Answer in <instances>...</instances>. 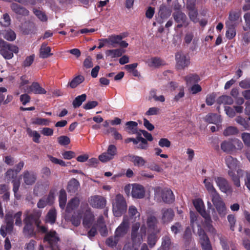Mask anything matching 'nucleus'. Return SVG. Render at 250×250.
Segmentation results:
<instances>
[{
    "label": "nucleus",
    "mask_w": 250,
    "mask_h": 250,
    "mask_svg": "<svg viewBox=\"0 0 250 250\" xmlns=\"http://www.w3.org/2000/svg\"><path fill=\"white\" fill-rule=\"evenodd\" d=\"M11 7L12 10L17 14L22 16H26L28 15L29 11L27 10L17 3L12 4Z\"/></svg>",
    "instance_id": "nucleus-34"
},
{
    "label": "nucleus",
    "mask_w": 250,
    "mask_h": 250,
    "mask_svg": "<svg viewBox=\"0 0 250 250\" xmlns=\"http://www.w3.org/2000/svg\"><path fill=\"white\" fill-rule=\"evenodd\" d=\"M173 18L175 21L178 23L177 25L178 27L188 25V23L186 21L187 17L184 13L177 11L173 14Z\"/></svg>",
    "instance_id": "nucleus-20"
},
{
    "label": "nucleus",
    "mask_w": 250,
    "mask_h": 250,
    "mask_svg": "<svg viewBox=\"0 0 250 250\" xmlns=\"http://www.w3.org/2000/svg\"><path fill=\"white\" fill-rule=\"evenodd\" d=\"M0 54L6 60H10L13 56V53H18V47L14 45L11 44L0 39Z\"/></svg>",
    "instance_id": "nucleus-8"
},
{
    "label": "nucleus",
    "mask_w": 250,
    "mask_h": 250,
    "mask_svg": "<svg viewBox=\"0 0 250 250\" xmlns=\"http://www.w3.org/2000/svg\"><path fill=\"white\" fill-rule=\"evenodd\" d=\"M162 219L164 223L171 221L174 217V212L171 208H164L162 210Z\"/></svg>",
    "instance_id": "nucleus-28"
},
{
    "label": "nucleus",
    "mask_w": 250,
    "mask_h": 250,
    "mask_svg": "<svg viewBox=\"0 0 250 250\" xmlns=\"http://www.w3.org/2000/svg\"><path fill=\"white\" fill-rule=\"evenodd\" d=\"M50 123L49 120L47 119L36 118L33 121V124L39 125H48Z\"/></svg>",
    "instance_id": "nucleus-55"
},
{
    "label": "nucleus",
    "mask_w": 250,
    "mask_h": 250,
    "mask_svg": "<svg viewBox=\"0 0 250 250\" xmlns=\"http://www.w3.org/2000/svg\"><path fill=\"white\" fill-rule=\"evenodd\" d=\"M211 201L220 216H225L227 213L226 208L219 195L213 197L211 198Z\"/></svg>",
    "instance_id": "nucleus-14"
},
{
    "label": "nucleus",
    "mask_w": 250,
    "mask_h": 250,
    "mask_svg": "<svg viewBox=\"0 0 250 250\" xmlns=\"http://www.w3.org/2000/svg\"><path fill=\"white\" fill-rule=\"evenodd\" d=\"M222 151L227 153L231 154L238 150H241L243 145L241 141L238 139L223 141L220 145Z\"/></svg>",
    "instance_id": "nucleus-7"
},
{
    "label": "nucleus",
    "mask_w": 250,
    "mask_h": 250,
    "mask_svg": "<svg viewBox=\"0 0 250 250\" xmlns=\"http://www.w3.org/2000/svg\"><path fill=\"white\" fill-rule=\"evenodd\" d=\"M185 80L188 85H191L196 84L200 81V78L198 75L191 74L186 76Z\"/></svg>",
    "instance_id": "nucleus-37"
},
{
    "label": "nucleus",
    "mask_w": 250,
    "mask_h": 250,
    "mask_svg": "<svg viewBox=\"0 0 250 250\" xmlns=\"http://www.w3.org/2000/svg\"><path fill=\"white\" fill-rule=\"evenodd\" d=\"M83 217V225L85 228H89L93 221L94 215L91 213L87 204H82L80 209L74 212L71 218V222L75 226H78Z\"/></svg>",
    "instance_id": "nucleus-1"
},
{
    "label": "nucleus",
    "mask_w": 250,
    "mask_h": 250,
    "mask_svg": "<svg viewBox=\"0 0 250 250\" xmlns=\"http://www.w3.org/2000/svg\"><path fill=\"white\" fill-rule=\"evenodd\" d=\"M34 211L36 210H28L25 212V218L23 219L25 226L23 228V232L25 236L28 237L35 236L36 235V232L34 230L33 224L35 222L33 221L34 218Z\"/></svg>",
    "instance_id": "nucleus-5"
},
{
    "label": "nucleus",
    "mask_w": 250,
    "mask_h": 250,
    "mask_svg": "<svg viewBox=\"0 0 250 250\" xmlns=\"http://www.w3.org/2000/svg\"><path fill=\"white\" fill-rule=\"evenodd\" d=\"M86 95L85 94H83L81 95L77 96L73 101V106L74 107H79L82 104V103L86 100Z\"/></svg>",
    "instance_id": "nucleus-50"
},
{
    "label": "nucleus",
    "mask_w": 250,
    "mask_h": 250,
    "mask_svg": "<svg viewBox=\"0 0 250 250\" xmlns=\"http://www.w3.org/2000/svg\"><path fill=\"white\" fill-rule=\"evenodd\" d=\"M153 234H150L148 237V244L150 247H153L156 244L157 241V237L155 232L152 231Z\"/></svg>",
    "instance_id": "nucleus-56"
},
{
    "label": "nucleus",
    "mask_w": 250,
    "mask_h": 250,
    "mask_svg": "<svg viewBox=\"0 0 250 250\" xmlns=\"http://www.w3.org/2000/svg\"><path fill=\"white\" fill-rule=\"evenodd\" d=\"M53 55L51 53V48L47 45L45 43H42L40 49V57L41 58H47Z\"/></svg>",
    "instance_id": "nucleus-30"
},
{
    "label": "nucleus",
    "mask_w": 250,
    "mask_h": 250,
    "mask_svg": "<svg viewBox=\"0 0 250 250\" xmlns=\"http://www.w3.org/2000/svg\"><path fill=\"white\" fill-rule=\"evenodd\" d=\"M236 123L240 125H242L245 129H249L250 127L249 120L239 116H237L235 119Z\"/></svg>",
    "instance_id": "nucleus-49"
},
{
    "label": "nucleus",
    "mask_w": 250,
    "mask_h": 250,
    "mask_svg": "<svg viewBox=\"0 0 250 250\" xmlns=\"http://www.w3.org/2000/svg\"><path fill=\"white\" fill-rule=\"evenodd\" d=\"M36 242L35 240H31L28 243H26L24 246L25 250H34Z\"/></svg>",
    "instance_id": "nucleus-64"
},
{
    "label": "nucleus",
    "mask_w": 250,
    "mask_h": 250,
    "mask_svg": "<svg viewBox=\"0 0 250 250\" xmlns=\"http://www.w3.org/2000/svg\"><path fill=\"white\" fill-rule=\"evenodd\" d=\"M239 133V130L236 127L229 126L227 127L223 132V135L225 136L234 135Z\"/></svg>",
    "instance_id": "nucleus-48"
},
{
    "label": "nucleus",
    "mask_w": 250,
    "mask_h": 250,
    "mask_svg": "<svg viewBox=\"0 0 250 250\" xmlns=\"http://www.w3.org/2000/svg\"><path fill=\"white\" fill-rule=\"evenodd\" d=\"M56 219V211L54 208L51 209L46 216V222L51 224H54Z\"/></svg>",
    "instance_id": "nucleus-44"
},
{
    "label": "nucleus",
    "mask_w": 250,
    "mask_h": 250,
    "mask_svg": "<svg viewBox=\"0 0 250 250\" xmlns=\"http://www.w3.org/2000/svg\"><path fill=\"white\" fill-rule=\"evenodd\" d=\"M84 81V77L82 75H78L74 78L69 83L68 85L72 88L76 87Z\"/></svg>",
    "instance_id": "nucleus-39"
},
{
    "label": "nucleus",
    "mask_w": 250,
    "mask_h": 250,
    "mask_svg": "<svg viewBox=\"0 0 250 250\" xmlns=\"http://www.w3.org/2000/svg\"><path fill=\"white\" fill-rule=\"evenodd\" d=\"M226 164L228 167L230 169L229 171V175L231 177L234 185L237 187H240V177L244 174V171L238 168V162L235 157H227Z\"/></svg>",
    "instance_id": "nucleus-2"
},
{
    "label": "nucleus",
    "mask_w": 250,
    "mask_h": 250,
    "mask_svg": "<svg viewBox=\"0 0 250 250\" xmlns=\"http://www.w3.org/2000/svg\"><path fill=\"white\" fill-rule=\"evenodd\" d=\"M205 120L209 123L217 124L220 122L221 119L220 115L211 113L206 116Z\"/></svg>",
    "instance_id": "nucleus-40"
},
{
    "label": "nucleus",
    "mask_w": 250,
    "mask_h": 250,
    "mask_svg": "<svg viewBox=\"0 0 250 250\" xmlns=\"http://www.w3.org/2000/svg\"><path fill=\"white\" fill-rule=\"evenodd\" d=\"M41 215V212L39 210H36V211H34V218L33 219V220L35 222V224L37 226V230L39 232L45 233L47 231L46 228L43 226H40V218Z\"/></svg>",
    "instance_id": "nucleus-24"
},
{
    "label": "nucleus",
    "mask_w": 250,
    "mask_h": 250,
    "mask_svg": "<svg viewBox=\"0 0 250 250\" xmlns=\"http://www.w3.org/2000/svg\"><path fill=\"white\" fill-rule=\"evenodd\" d=\"M22 212L19 211L16 213L14 217L13 216L12 213L10 212L6 214L5 216V221L6 223V226H1L0 228V234L3 237L6 236V233L10 232L13 229V219L15 220V225L18 226H21L22 225V221L21 216Z\"/></svg>",
    "instance_id": "nucleus-4"
},
{
    "label": "nucleus",
    "mask_w": 250,
    "mask_h": 250,
    "mask_svg": "<svg viewBox=\"0 0 250 250\" xmlns=\"http://www.w3.org/2000/svg\"><path fill=\"white\" fill-rule=\"evenodd\" d=\"M187 8L189 10L188 15L190 19L195 23L197 22L198 21V19L197 18L198 12L195 7V4H187Z\"/></svg>",
    "instance_id": "nucleus-25"
},
{
    "label": "nucleus",
    "mask_w": 250,
    "mask_h": 250,
    "mask_svg": "<svg viewBox=\"0 0 250 250\" xmlns=\"http://www.w3.org/2000/svg\"><path fill=\"white\" fill-rule=\"evenodd\" d=\"M197 227V233L199 237L200 243L203 250H212L209 239L204 230L201 229L200 226L198 224Z\"/></svg>",
    "instance_id": "nucleus-13"
},
{
    "label": "nucleus",
    "mask_w": 250,
    "mask_h": 250,
    "mask_svg": "<svg viewBox=\"0 0 250 250\" xmlns=\"http://www.w3.org/2000/svg\"><path fill=\"white\" fill-rule=\"evenodd\" d=\"M27 132L29 136L32 138L33 142L36 143H39L40 142V138L41 135L37 131L32 130L30 128H27Z\"/></svg>",
    "instance_id": "nucleus-45"
},
{
    "label": "nucleus",
    "mask_w": 250,
    "mask_h": 250,
    "mask_svg": "<svg viewBox=\"0 0 250 250\" xmlns=\"http://www.w3.org/2000/svg\"><path fill=\"white\" fill-rule=\"evenodd\" d=\"M128 214L131 218L136 221L137 218H139L140 213L138 211L137 208L134 206H131L128 208Z\"/></svg>",
    "instance_id": "nucleus-47"
},
{
    "label": "nucleus",
    "mask_w": 250,
    "mask_h": 250,
    "mask_svg": "<svg viewBox=\"0 0 250 250\" xmlns=\"http://www.w3.org/2000/svg\"><path fill=\"white\" fill-rule=\"evenodd\" d=\"M153 99L155 101H159L161 102H164L165 101V97L163 95H160L158 96L157 95L156 90L151 89L149 94L148 100L151 101Z\"/></svg>",
    "instance_id": "nucleus-41"
},
{
    "label": "nucleus",
    "mask_w": 250,
    "mask_h": 250,
    "mask_svg": "<svg viewBox=\"0 0 250 250\" xmlns=\"http://www.w3.org/2000/svg\"><path fill=\"white\" fill-rule=\"evenodd\" d=\"M112 208L114 215L116 217L121 216L127 209V204L124 196L118 194L112 199Z\"/></svg>",
    "instance_id": "nucleus-6"
},
{
    "label": "nucleus",
    "mask_w": 250,
    "mask_h": 250,
    "mask_svg": "<svg viewBox=\"0 0 250 250\" xmlns=\"http://www.w3.org/2000/svg\"><path fill=\"white\" fill-rule=\"evenodd\" d=\"M158 221L156 218L153 216H149L147 220V224L150 230L155 233L159 232V229L157 227Z\"/></svg>",
    "instance_id": "nucleus-26"
},
{
    "label": "nucleus",
    "mask_w": 250,
    "mask_h": 250,
    "mask_svg": "<svg viewBox=\"0 0 250 250\" xmlns=\"http://www.w3.org/2000/svg\"><path fill=\"white\" fill-rule=\"evenodd\" d=\"M246 26H244L243 29L245 31L250 29V12L246 13L244 16Z\"/></svg>",
    "instance_id": "nucleus-62"
},
{
    "label": "nucleus",
    "mask_w": 250,
    "mask_h": 250,
    "mask_svg": "<svg viewBox=\"0 0 250 250\" xmlns=\"http://www.w3.org/2000/svg\"><path fill=\"white\" fill-rule=\"evenodd\" d=\"M59 198L60 207L62 209H63L65 208L67 200L66 193L64 189L60 190Z\"/></svg>",
    "instance_id": "nucleus-46"
},
{
    "label": "nucleus",
    "mask_w": 250,
    "mask_h": 250,
    "mask_svg": "<svg viewBox=\"0 0 250 250\" xmlns=\"http://www.w3.org/2000/svg\"><path fill=\"white\" fill-rule=\"evenodd\" d=\"M80 187L79 182L75 179H71L68 183L67 190L70 193L76 192Z\"/></svg>",
    "instance_id": "nucleus-35"
},
{
    "label": "nucleus",
    "mask_w": 250,
    "mask_h": 250,
    "mask_svg": "<svg viewBox=\"0 0 250 250\" xmlns=\"http://www.w3.org/2000/svg\"><path fill=\"white\" fill-rule=\"evenodd\" d=\"M59 240V237L56 231L54 230H51L48 232L44 238V241L49 244L52 250H60L57 245Z\"/></svg>",
    "instance_id": "nucleus-15"
},
{
    "label": "nucleus",
    "mask_w": 250,
    "mask_h": 250,
    "mask_svg": "<svg viewBox=\"0 0 250 250\" xmlns=\"http://www.w3.org/2000/svg\"><path fill=\"white\" fill-rule=\"evenodd\" d=\"M29 83V80L26 76H22L21 77V82L20 83V87L21 89L25 90L27 86H24Z\"/></svg>",
    "instance_id": "nucleus-60"
},
{
    "label": "nucleus",
    "mask_w": 250,
    "mask_h": 250,
    "mask_svg": "<svg viewBox=\"0 0 250 250\" xmlns=\"http://www.w3.org/2000/svg\"><path fill=\"white\" fill-rule=\"evenodd\" d=\"M140 227V224L138 222L134 224L132 227L131 238L134 243L133 247H135L137 244H140L142 241L143 236L146 235V228L145 226H142L140 232L138 233Z\"/></svg>",
    "instance_id": "nucleus-11"
},
{
    "label": "nucleus",
    "mask_w": 250,
    "mask_h": 250,
    "mask_svg": "<svg viewBox=\"0 0 250 250\" xmlns=\"http://www.w3.org/2000/svg\"><path fill=\"white\" fill-rule=\"evenodd\" d=\"M193 204L196 210L205 218V227L207 230L212 234H215L216 230L211 225V220L205 210L203 200L199 198L196 199L193 201Z\"/></svg>",
    "instance_id": "nucleus-3"
},
{
    "label": "nucleus",
    "mask_w": 250,
    "mask_h": 250,
    "mask_svg": "<svg viewBox=\"0 0 250 250\" xmlns=\"http://www.w3.org/2000/svg\"><path fill=\"white\" fill-rule=\"evenodd\" d=\"M12 182L13 185V190L15 193V196L16 198L19 199V197L17 195V192L18 191L20 186V181L19 179H16L15 178L13 179Z\"/></svg>",
    "instance_id": "nucleus-54"
},
{
    "label": "nucleus",
    "mask_w": 250,
    "mask_h": 250,
    "mask_svg": "<svg viewBox=\"0 0 250 250\" xmlns=\"http://www.w3.org/2000/svg\"><path fill=\"white\" fill-rule=\"evenodd\" d=\"M125 51L121 48L107 50L105 51L106 56L111 58H115L121 57Z\"/></svg>",
    "instance_id": "nucleus-32"
},
{
    "label": "nucleus",
    "mask_w": 250,
    "mask_h": 250,
    "mask_svg": "<svg viewBox=\"0 0 250 250\" xmlns=\"http://www.w3.org/2000/svg\"><path fill=\"white\" fill-rule=\"evenodd\" d=\"M175 60L176 67L178 69H183L190 63L189 56L182 52H179L175 54Z\"/></svg>",
    "instance_id": "nucleus-12"
},
{
    "label": "nucleus",
    "mask_w": 250,
    "mask_h": 250,
    "mask_svg": "<svg viewBox=\"0 0 250 250\" xmlns=\"http://www.w3.org/2000/svg\"><path fill=\"white\" fill-rule=\"evenodd\" d=\"M160 112V109L158 107H152L148 109L146 112V115L147 116L156 115Z\"/></svg>",
    "instance_id": "nucleus-58"
},
{
    "label": "nucleus",
    "mask_w": 250,
    "mask_h": 250,
    "mask_svg": "<svg viewBox=\"0 0 250 250\" xmlns=\"http://www.w3.org/2000/svg\"><path fill=\"white\" fill-rule=\"evenodd\" d=\"M125 193L129 195L131 190V195L133 198L142 199L145 195L144 187L138 184H128L124 188Z\"/></svg>",
    "instance_id": "nucleus-9"
},
{
    "label": "nucleus",
    "mask_w": 250,
    "mask_h": 250,
    "mask_svg": "<svg viewBox=\"0 0 250 250\" xmlns=\"http://www.w3.org/2000/svg\"><path fill=\"white\" fill-rule=\"evenodd\" d=\"M24 183L27 185H31L36 180V175L32 172L25 171L23 174Z\"/></svg>",
    "instance_id": "nucleus-29"
},
{
    "label": "nucleus",
    "mask_w": 250,
    "mask_h": 250,
    "mask_svg": "<svg viewBox=\"0 0 250 250\" xmlns=\"http://www.w3.org/2000/svg\"><path fill=\"white\" fill-rule=\"evenodd\" d=\"M89 203L94 208H103L105 206L106 201L102 197L95 196L91 197Z\"/></svg>",
    "instance_id": "nucleus-19"
},
{
    "label": "nucleus",
    "mask_w": 250,
    "mask_h": 250,
    "mask_svg": "<svg viewBox=\"0 0 250 250\" xmlns=\"http://www.w3.org/2000/svg\"><path fill=\"white\" fill-rule=\"evenodd\" d=\"M24 92H32L35 94H44L46 93V90L37 82H34L30 86H27Z\"/></svg>",
    "instance_id": "nucleus-18"
},
{
    "label": "nucleus",
    "mask_w": 250,
    "mask_h": 250,
    "mask_svg": "<svg viewBox=\"0 0 250 250\" xmlns=\"http://www.w3.org/2000/svg\"><path fill=\"white\" fill-rule=\"evenodd\" d=\"M123 39L121 35H112L106 39L102 40L104 43H107L113 47H115L119 45L120 41Z\"/></svg>",
    "instance_id": "nucleus-22"
},
{
    "label": "nucleus",
    "mask_w": 250,
    "mask_h": 250,
    "mask_svg": "<svg viewBox=\"0 0 250 250\" xmlns=\"http://www.w3.org/2000/svg\"><path fill=\"white\" fill-rule=\"evenodd\" d=\"M119 239L115 235L114 237H110L108 238L106 241V244L109 247H114L118 242Z\"/></svg>",
    "instance_id": "nucleus-53"
},
{
    "label": "nucleus",
    "mask_w": 250,
    "mask_h": 250,
    "mask_svg": "<svg viewBox=\"0 0 250 250\" xmlns=\"http://www.w3.org/2000/svg\"><path fill=\"white\" fill-rule=\"evenodd\" d=\"M58 143L62 146H66L68 145L70 140L69 137L66 136H61L58 138Z\"/></svg>",
    "instance_id": "nucleus-57"
},
{
    "label": "nucleus",
    "mask_w": 250,
    "mask_h": 250,
    "mask_svg": "<svg viewBox=\"0 0 250 250\" xmlns=\"http://www.w3.org/2000/svg\"><path fill=\"white\" fill-rule=\"evenodd\" d=\"M226 24L227 27L226 36L229 40L232 39L236 35L235 26L234 24H229V21H227Z\"/></svg>",
    "instance_id": "nucleus-33"
},
{
    "label": "nucleus",
    "mask_w": 250,
    "mask_h": 250,
    "mask_svg": "<svg viewBox=\"0 0 250 250\" xmlns=\"http://www.w3.org/2000/svg\"><path fill=\"white\" fill-rule=\"evenodd\" d=\"M146 63L150 67L156 68L165 64V62L158 57H151L145 61Z\"/></svg>",
    "instance_id": "nucleus-21"
},
{
    "label": "nucleus",
    "mask_w": 250,
    "mask_h": 250,
    "mask_svg": "<svg viewBox=\"0 0 250 250\" xmlns=\"http://www.w3.org/2000/svg\"><path fill=\"white\" fill-rule=\"evenodd\" d=\"M35 56L34 55L28 56L23 61L22 65L24 67H28L31 65L34 60Z\"/></svg>",
    "instance_id": "nucleus-59"
},
{
    "label": "nucleus",
    "mask_w": 250,
    "mask_h": 250,
    "mask_svg": "<svg viewBox=\"0 0 250 250\" xmlns=\"http://www.w3.org/2000/svg\"><path fill=\"white\" fill-rule=\"evenodd\" d=\"M215 181L222 192L228 193L231 191L230 186L225 178L218 177L215 178Z\"/></svg>",
    "instance_id": "nucleus-17"
},
{
    "label": "nucleus",
    "mask_w": 250,
    "mask_h": 250,
    "mask_svg": "<svg viewBox=\"0 0 250 250\" xmlns=\"http://www.w3.org/2000/svg\"><path fill=\"white\" fill-rule=\"evenodd\" d=\"M242 139L246 146H250V133L246 132L242 133Z\"/></svg>",
    "instance_id": "nucleus-63"
},
{
    "label": "nucleus",
    "mask_w": 250,
    "mask_h": 250,
    "mask_svg": "<svg viewBox=\"0 0 250 250\" xmlns=\"http://www.w3.org/2000/svg\"><path fill=\"white\" fill-rule=\"evenodd\" d=\"M125 130L129 134H135L137 132L138 124L136 122L129 121L125 124Z\"/></svg>",
    "instance_id": "nucleus-36"
},
{
    "label": "nucleus",
    "mask_w": 250,
    "mask_h": 250,
    "mask_svg": "<svg viewBox=\"0 0 250 250\" xmlns=\"http://www.w3.org/2000/svg\"><path fill=\"white\" fill-rule=\"evenodd\" d=\"M155 198L158 202L161 200L165 203H171L174 201V196L172 191L168 189H162L157 188L155 189Z\"/></svg>",
    "instance_id": "nucleus-10"
},
{
    "label": "nucleus",
    "mask_w": 250,
    "mask_h": 250,
    "mask_svg": "<svg viewBox=\"0 0 250 250\" xmlns=\"http://www.w3.org/2000/svg\"><path fill=\"white\" fill-rule=\"evenodd\" d=\"M172 248H174L175 250H177L176 246H174L171 242L170 238L169 236H166L162 239V245L158 250H172Z\"/></svg>",
    "instance_id": "nucleus-23"
},
{
    "label": "nucleus",
    "mask_w": 250,
    "mask_h": 250,
    "mask_svg": "<svg viewBox=\"0 0 250 250\" xmlns=\"http://www.w3.org/2000/svg\"><path fill=\"white\" fill-rule=\"evenodd\" d=\"M204 183L205 184V187L208 192L210 194L211 198L216 196L219 195L215 188H214L212 181L209 178H206L204 180Z\"/></svg>",
    "instance_id": "nucleus-31"
},
{
    "label": "nucleus",
    "mask_w": 250,
    "mask_h": 250,
    "mask_svg": "<svg viewBox=\"0 0 250 250\" xmlns=\"http://www.w3.org/2000/svg\"><path fill=\"white\" fill-rule=\"evenodd\" d=\"M80 204V200L77 198H74L72 199L68 203L66 207V210L68 212H70L71 211L76 208Z\"/></svg>",
    "instance_id": "nucleus-42"
},
{
    "label": "nucleus",
    "mask_w": 250,
    "mask_h": 250,
    "mask_svg": "<svg viewBox=\"0 0 250 250\" xmlns=\"http://www.w3.org/2000/svg\"><path fill=\"white\" fill-rule=\"evenodd\" d=\"M217 102L220 104H224L230 105L233 104V100L230 96L223 95L217 99Z\"/></svg>",
    "instance_id": "nucleus-43"
},
{
    "label": "nucleus",
    "mask_w": 250,
    "mask_h": 250,
    "mask_svg": "<svg viewBox=\"0 0 250 250\" xmlns=\"http://www.w3.org/2000/svg\"><path fill=\"white\" fill-rule=\"evenodd\" d=\"M134 166L137 167H142L145 166L146 161L142 157H131L130 160Z\"/></svg>",
    "instance_id": "nucleus-51"
},
{
    "label": "nucleus",
    "mask_w": 250,
    "mask_h": 250,
    "mask_svg": "<svg viewBox=\"0 0 250 250\" xmlns=\"http://www.w3.org/2000/svg\"><path fill=\"white\" fill-rule=\"evenodd\" d=\"M54 199V194L52 193L49 194L47 197L40 199L37 204L39 208H43L48 204H51Z\"/></svg>",
    "instance_id": "nucleus-27"
},
{
    "label": "nucleus",
    "mask_w": 250,
    "mask_h": 250,
    "mask_svg": "<svg viewBox=\"0 0 250 250\" xmlns=\"http://www.w3.org/2000/svg\"><path fill=\"white\" fill-rule=\"evenodd\" d=\"M129 226V222L128 218L124 217L123 222L116 229L115 235L120 239L127 233Z\"/></svg>",
    "instance_id": "nucleus-16"
},
{
    "label": "nucleus",
    "mask_w": 250,
    "mask_h": 250,
    "mask_svg": "<svg viewBox=\"0 0 250 250\" xmlns=\"http://www.w3.org/2000/svg\"><path fill=\"white\" fill-rule=\"evenodd\" d=\"M158 145L162 147H169L171 145V142L167 138H161L159 141Z\"/></svg>",
    "instance_id": "nucleus-61"
},
{
    "label": "nucleus",
    "mask_w": 250,
    "mask_h": 250,
    "mask_svg": "<svg viewBox=\"0 0 250 250\" xmlns=\"http://www.w3.org/2000/svg\"><path fill=\"white\" fill-rule=\"evenodd\" d=\"M97 227L99 229V231L102 236H105L107 233V230L106 226L104 222L103 216L99 217L97 224Z\"/></svg>",
    "instance_id": "nucleus-38"
},
{
    "label": "nucleus",
    "mask_w": 250,
    "mask_h": 250,
    "mask_svg": "<svg viewBox=\"0 0 250 250\" xmlns=\"http://www.w3.org/2000/svg\"><path fill=\"white\" fill-rule=\"evenodd\" d=\"M4 38L9 41H13L16 39V35L15 33L11 29L5 31L4 34Z\"/></svg>",
    "instance_id": "nucleus-52"
}]
</instances>
